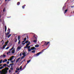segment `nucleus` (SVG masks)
Here are the masks:
<instances>
[{"label": "nucleus", "mask_w": 74, "mask_h": 74, "mask_svg": "<svg viewBox=\"0 0 74 74\" xmlns=\"http://www.w3.org/2000/svg\"><path fill=\"white\" fill-rule=\"evenodd\" d=\"M7 55H8V53H7Z\"/></svg>", "instance_id": "nucleus-60"}, {"label": "nucleus", "mask_w": 74, "mask_h": 74, "mask_svg": "<svg viewBox=\"0 0 74 74\" xmlns=\"http://www.w3.org/2000/svg\"><path fill=\"white\" fill-rule=\"evenodd\" d=\"M7 32H8L6 34V36H8V34H10V29L9 28H8Z\"/></svg>", "instance_id": "nucleus-1"}, {"label": "nucleus", "mask_w": 74, "mask_h": 74, "mask_svg": "<svg viewBox=\"0 0 74 74\" xmlns=\"http://www.w3.org/2000/svg\"><path fill=\"white\" fill-rule=\"evenodd\" d=\"M18 44H20L21 43V40H20V36H18Z\"/></svg>", "instance_id": "nucleus-4"}, {"label": "nucleus", "mask_w": 74, "mask_h": 74, "mask_svg": "<svg viewBox=\"0 0 74 74\" xmlns=\"http://www.w3.org/2000/svg\"><path fill=\"white\" fill-rule=\"evenodd\" d=\"M22 55L20 53V56H21Z\"/></svg>", "instance_id": "nucleus-59"}, {"label": "nucleus", "mask_w": 74, "mask_h": 74, "mask_svg": "<svg viewBox=\"0 0 74 74\" xmlns=\"http://www.w3.org/2000/svg\"><path fill=\"white\" fill-rule=\"evenodd\" d=\"M8 66V65L7 66L8 67V66Z\"/></svg>", "instance_id": "nucleus-63"}, {"label": "nucleus", "mask_w": 74, "mask_h": 74, "mask_svg": "<svg viewBox=\"0 0 74 74\" xmlns=\"http://www.w3.org/2000/svg\"><path fill=\"white\" fill-rule=\"evenodd\" d=\"M5 31L6 32V31H7V27H6V26H5Z\"/></svg>", "instance_id": "nucleus-22"}, {"label": "nucleus", "mask_w": 74, "mask_h": 74, "mask_svg": "<svg viewBox=\"0 0 74 74\" xmlns=\"http://www.w3.org/2000/svg\"><path fill=\"white\" fill-rule=\"evenodd\" d=\"M14 58V56H12L10 58V61L12 60V59H13V58Z\"/></svg>", "instance_id": "nucleus-9"}, {"label": "nucleus", "mask_w": 74, "mask_h": 74, "mask_svg": "<svg viewBox=\"0 0 74 74\" xmlns=\"http://www.w3.org/2000/svg\"><path fill=\"white\" fill-rule=\"evenodd\" d=\"M25 54H26V53H25V52L24 51L23 53V56H26Z\"/></svg>", "instance_id": "nucleus-11"}, {"label": "nucleus", "mask_w": 74, "mask_h": 74, "mask_svg": "<svg viewBox=\"0 0 74 74\" xmlns=\"http://www.w3.org/2000/svg\"><path fill=\"white\" fill-rule=\"evenodd\" d=\"M65 8V7H63V10H64Z\"/></svg>", "instance_id": "nucleus-39"}, {"label": "nucleus", "mask_w": 74, "mask_h": 74, "mask_svg": "<svg viewBox=\"0 0 74 74\" xmlns=\"http://www.w3.org/2000/svg\"><path fill=\"white\" fill-rule=\"evenodd\" d=\"M34 37L35 40L33 41V42H37V37H35V36L34 35Z\"/></svg>", "instance_id": "nucleus-7"}, {"label": "nucleus", "mask_w": 74, "mask_h": 74, "mask_svg": "<svg viewBox=\"0 0 74 74\" xmlns=\"http://www.w3.org/2000/svg\"><path fill=\"white\" fill-rule=\"evenodd\" d=\"M9 48V47H8L6 48V49H8Z\"/></svg>", "instance_id": "nucleus-38"}, {"label": "nucleus", "mask_w": 74, "mask_h": 74, "mask_svg": "<svg viewBox=\"0 0 74 74\" xmlns=\"http://www.w3.org/2000/svg\"><path fill=\"white\" fill-rule=\"evenodd\" d=\"M25 59H24V62H25Z\"/></svg>", "instance_id": "nucleus-64"}, {"label": "nucleus", "mask_w": 74, "mask_h": 74, "mask_svg": "<svg viewBox=\"0 0 74 74\" xmlns=\"http://www.w3.org/2000/svg\"><path fill=\"white\" fill-rule=\"evenodd\" d=\"M27 49L28 50V51H29V52L31 51V50H32V49H30V48L28 49Z\"/></svg>", "instance_id": "nucleus-20"}, {"label": "nucleus", "mask_w": 74, "mask_h": 74, "mask_svg": "<svg viewBox=\"0 0 74 74\" xmlns=\"http://www.w3.org/2000/svg\"><path fill=\"white\" fill-rule=\"evenodd\" d=\"M14 49V47H13L12 48H11V49H10V51H12V49Z\"/></svg>", "instance_id": "nucleus-33"}, {"label": "nucleus", "mask_w": 74, "mask_h": 74, "mask_svg": "<svg viewBox=\"0 0 74 74\" xmlns=\"http://www.w3.org/2000/svg\"><path fill=\"white\" fill-rule=\"evenodd\" d=\"M29 44L28 43L26 45V46L27 47H28V46H29Z\"/></svg>", "instance_id": "nucleus-32"}, {"label": "nucleus", "mask_w": 74, "mask_h": 74, "mask_svg": "<svg viewBox=\"0 0 74 74\" xmlns=\"http://www.w3.org/2000/svg\"><path fill=\"white\" fill-rule=\"evenodd\" d=\"M23 62H24V61H23H23H22L21 63H23Z\"/></svg>", "instance_id": "nucleus-58"}, {"label": "nucleus", "mask_w": 74, "mask_h": 74, "mask_svg": "<svg viewBox=\"0 0 74 74\" xmlns=\"http://www.w3.org/2000/svg\"><path fill=\"white\" fill-rule=\"evenodd\" d=\"M2 66V65H0V67H1V66Z\"/></svg>", "instance_id": "nucleus-62"}, {"label": "nucleus", "mask_w": 74, "mask_h": 74, "mask_svg": "<svg viewBox=\"0 0 74 74\" xmlns=\"http://www.w3.org/2000/svg\"><path fill=\"white\" fill-rule=\"evenodd\" d=\"M20 68H16V70H17L18 71H19V70H20V69H19Z\"/></svg>", "instance_id": "nucleus-18"}, {"label": "nucleus", "mask_w": 74, "mask_h": 74, "mask_svg": "<svg viewBox=\"0 0 74 74\" xmlns=\"http://www.w3.org/2000/svg\"><path fill=\"white\" fill-rule=\"evenodd\" d=\"M8 42H9V41H8V40H7V42H6L5 43V45H6V44H7H7H8Z\"/></svg>", "instance_id": "nucleus-19"}, {"label": "nucleus", "mask_w": 74, "mask_h": 74, "mask_svg": "<svg viewBox=\"0 0 74 74\" xmlns=\"http://www.w3.org/2000/svg\"><path fill=\"white\" fill-rule=\"evenodd\" d=\"M24 41H26V38H24Z\"/></svg>", "instance_id": "nucleus-31"}, {"label": "nucleus", "mask_w": 74, "mask_h": 74, "mask_svg": "<svg viewBox=\"0 0 74 74\" xmlns=\"http://www.w3.org/2000/svg\"><path fill=\"white\" fill-rule=\"evenodd\" d=\"M2 61H3V60H0V64H1L2 63Z\"/></svg>", "instance_id": "nucleus-28"}, {"label": "nucleus", "mask_w": 74, "mask_h": 74, "mask_svg": "<svg viewBox=\"0 0 74 74\" xmlns=\"http://www.w3.org/2000/svg\"><path fill=\"white\" fill-rule=\"evenodd\" d=\"M25 42V40H24L22 41V42Z\"/></svg>", "instance_id": "nucleus-52"}, {"label": "nucleus", "mask_w": 74, "mask_h": 74, "mask_svg": "<svg viewBox=\"0 0 74 74\" xmlns=\"http://www.w3.org/2000/svg\"><path fill=\"white\" fill-rule=\"evenodd\" d=\"M9 63H10V62L8 61V62H7V64H9Z\"/></svg>", "instance_id": "nucleus-41"}, {"label": "nucleus", "mask_w": 74, "mask_h": 74, "mask_svg": "<svg viewBox=\"0 0 74 74\" xmlns=\"http://www.w3.org/2000/svg\"><path fill=\"white\" fill-rule=\"evenodd\" d=\"M68 10V9H66V10H65L64 14H66V12H67V11Z\"/></svg>", "instance_id": "nucleus-16"}, {"label": "nucleus", "mask_w": 74, "mask_h": 74, "mask_svg": "<svg viewBox=\"0 0 74 74\" xmlns=\"http://www.w3.org/2000/svg\"><path fill=\"white\" fill-rule=\"evenodd\" d=\"M3 41V40H2L1 41V42H2Z\"/></svg>", "instance_id": "nucleus-56"}, {"label": "nucleus", "mask_w": 74, "mask_h": 74, "mask_svg": "<svg viewBox=\"0 0 74 74\" xmlns=\"http://www.w3.org/2000/svg\"><path fill=\"white\" fill-rule=\"evenodd\" d=\"M40 53H41V51H40L39 53H37V54H36L34 55V56L36 57V56H38Z\"/></svg>", "instance_id": "nucleus-2"}, {"label": "nucleus", "mask_w": 74, "mask_h": 74, "mask_svg": "<svg viewBox=\"0 0 74 74\" xmlns=\"http://www.w3.org/2000/svg\"><path fill=\"white\" fill-rule=\"evenodd\" d=\"M30 42H28V44H29V45H30Z\"/></svg>", "instance_id": "nucleus-45"}, {"label": "nucleus", "mask_w": 74, "mask_h": 74, "mask_svg": "<svg viewBox=\"0 0 74 74\" xmlns=\"http://www.w3.org/2000/svg\"><path fill=\"white\" fill-rule=\"evenodd\" d=\"M21 59V58H19L17 59V60H16V63H17V62H18L19 61V59Z\"/></svg>", "instance_id": "nucleus-10"}, {"label": "nucleus", "mask_w": 74, "mask_h": 74, "mask_svg": "<svg viewBox=\"0 0 74 74\" xmlns=\"http://www.w3.org/2000/svg\"><path fill=\"white\" fill-rule=\"evenodd\" d=\"M73 7H74V6H72L71 7V8H73Z\"/></svg>", "instance_id": "nucleus-54"}, {"label": "nucleus", "mask_w": 74, "mask_h": 74, "mask_svg": "<svg viewBox=\"0 0 74 74\" xmlns=\"http://www.w3.org/2000/svg\"><path fill=\"white\" fill-rule=\"evenodd\" d=\"M31 50H34L36 49V48H35L34 47H32L31 48Z\"/></svg>", "instance_id": "nucleus-8"}, {"label": "nucleus", "mask_w": 74, "mask_h": 74, "mask_svg": "<svg viewBox=\"0 0 74 74\" xmlns=\"http://www.w3.org/2000/svg\"><path fill=\"white\" fill-rule=\"evenodd\" d=\"M9 72H10V73H11V71L10 70H9Z\"/></svg>", "instance_id": "nucleus-49"}, {"label": "nucleus", "mask_w": 74, "mask_h": 74, "mask_svg": "<svg viewBox=\"0 0 74 74\" xmlns=\"http://www.w3.org/2000/svg\"><path fill=\"white\" fill-rule=\"evenodd\" d=\"M30 46H28V47H27V49H30Z\"/></svg>", "instance_id": "nucleus-34"}, {"label": "nucleus", "mask_w": 74, "mask_h": 74, "mask_svg": "<svg viewBox=\"0 0 74 74\" xmlns=\"http://www.w3.org/2000/svg\"><path fill=\"white\" fill-rule=\"evenodd\" d=\"M10 66H10V65H9V66H8V67H10Z\"/></svg>", "instance_id": "nucleus-57"}, {"label": "nucleus", "mask_w": 74, "mask_h": 74, "mask_svg": "<svg viewBox=\"0 0 74 74\" xmlns=\"http://www.w3.org/2000/svg\"><path fill=\"white\" fill-rule=\"evenodd\" d=\"M5 56H6V55H3V58H5Z\"/></svg>", "instance_id": "nucleus-25"}, {"label": "nucleus", "mask_w": 74, "mask_h": 74, "mask_svg": "<svg viewBox=\"0 0 74 74\" xmlns=\"http://www.w3.org/2000/svg\"><path fill=\"white\" fill-rule=\"evenodd\" d=\"M39 47V45H36L35 46V47H36V48H37L38 47Z\"/></svg>", "instance_id": "nucleus-13"}, {"label": "nucleus", "mask_w": 74, "mask_h": 74, "mask_svg": "<svg viewBox=\"0 0 74 74\" xmlns=\"http://www.w3.org/2000/svg\"><path fill=\"white\" fill-rule=\"evenodd\" d=\"M21 46H18L17 48L16 51H19V50H20L21 49Z\"/></svg>", "instance_id": "nucleus-6"}, {"label": "nucleus", "mask_w": 74, "mask_h": 74, "mask_svg": "<svg viewBox=\"0 0 74 74\" xmlns=\"http://www.w3.org/2000/svg\"><path fill=\"white\" fill-rule=\"evenodd\" d=\"M3 58V56L1 55V56H0V58Z\"/></svg>", "instance_id": "nucleus-43"}, {"label": "nucleus", "mask_w": 74, "mask_h": 74, "mask_svg": "<svg viewBox=\"0 0 74 74\" xmlns=\"http://www.w3.org/2000/svg\"><path fill=\"white\" fill-rule=\"evenodd\" d=\"M10 60L8 59V61H10Z\"/></svg>", "instance_id": "nucleus-61"}, {"label": "nucleus", "mask_w": 74, "mask_h": 74, "mask_svg": "<svg viewBox=\"0 0 74 74\" xmlns=\"http://www.w3.org/2000/svg\"><path fill=\"white\" fill-rule=\"evenodd\" d=\"M14 41L15 42H16V41H17V39H16V38H15V39H14Z\"/></svg>", "instance_id": "nucleus-17"}, {"label": "nucleus", "mask_w": 74, "mask_h": 74, "mask_svg": "<svg viewBox=\"0 0 74 74\" xmlns=\"http://www.w3.org/2000/svg\"><path fill=\"white\" fill-rule=\"evenodd\" d=\"M25 6H26V5H24L22 7V8L24 9V8H25Z\"/></svg>", "instance_id": "nucleus-15"}, {"label": "nucleus", "mask_w": 74, "mask_h": 74, "mask_svg": "<svg viewBox=\"0 0 74 74\" xmlns=\"http://www.w3.org/2000/svg\"><path fill=\"white\" fill-rule=\"evenodd\" d=\"M4 41H3V43H2V45H3V44H4Z\"/></svg>", "instance_id": "nucleus-50"}, {"label": "nucleus", "mask_w": 74, "mask_h": 74, "mask_svg": "<svg viewBox=\"0 0 74 74\" xmlns=\"http://www.w3.org/2000/svg\"><path fill=\"white\" fill-rule=\"evenodd\" d=\"M11 36V34H9L8 36V38H9L10 36Z\"/></svg>", "instance_id": "nucleus-24"}, {"label": "nucleus", "mask_w": 74, "mask_h": 74, "mask_svg": "<svg viewBox=\"0 0 74 74\" xmlns=\"http://www.w3.org/2000/svg\"><path fill=\"white\" fill-rule=\"evenodd\" d=\"M22 44H23V45H25V43L24 42V43H22Z\"/></svg>", "instance_id": "nucleus-44"}, {"label": "nucleus", "mask_w": 74, "mask_h": 74, "mask_svg": "<svg viewBox=\"0 0 74 74\" xmlns=\"http://www.w3.org/2000/svg\"><path fill=\"white\" fill-rule=\"evenodd\" d=\"M18 71H15V73H18Z\"/></svg>", "instance_id": "nucleus-42"}, {"label": "nucleus", "mask_w": 74, "mask_h": 74, "mask_svg": "<svg viewBox=\"0 0 74 74\" xmlns=\"http://www.w3.org/2000/svg\"><path fill=\"white\" fill-rule=\"evenodd\" d=\"M32 53H35V50H34L32 51Z\"/></svg>", "instance_id": "nucleus-27"}, {"label": "nucleus", "mask_w": 74, "mask_h": 74, "mask_svg": "<svg viewBox=\"0 0 74 74\" xmlns=\"http://www.w3.org/2000/svg\"><path fill=\"white\" fill-rule=\"evenodd\" d=\"M14 61H12L11 62V63H14Z\"/></svg>", "instance_id": "nucleus-46"}, {"label": "nucleus", "mask_w": 74, "mask_h": 74, "mask_svg": "<svg viewBox=\"0 0 74 74\" xmlns=\"http://www.w3.org/2000/svg\"><path fill=\"white\" fill-rule=\"evenodd\" d=\"M8 53H11V51H9L8 52Z\"/></svg>", "instance_id": "nucleus-51"}, {"label": "nucleus", "mask_w": 74, "mask_h": 74, "mask_svg": "<svg viewBox=\"0 0 74 74\" xmlns=\"http://www.w3.org/2000/svg\"><path fill=\"white\" fill-rule=\"evenodd\" d=\"M50 42H45V43L44 44V45H47L48 44H49Z\"/></svg>", "instance_id": "nucleus-5"}, {"label": "nucleus", "mask_w": 74, "mask_h": 74, "mask_svg": "<svg viewBox=\"0 0 74 74\" xmlns=\"http://www.w3.org/2000/svg\"><path fill=\"white\" fill-rule=\"evenodd\" d=\"M17 5H19L20 4V2H18L17 3Z\"/></svg>", "instance_id": "nucleus-21"}, {"label": "nucleus", "mask_w": 74, "mask_h": 74, "mask_svg": "<svg viewBox=\"0 0 74 74\" xmlns=\"http://www.w3.org/2000/svg\"><path fill=\"white\" fill-rule=\"evenodd\" d=\"M26 65H27V64H26L24 66V67L23 68V69H25V67H26Z\"/></svg>", "instance_id": "nucleus-35"}, {"label": "nucleus", "mask_w": 74, "mask_h": 74, "mask_svg": "<svg viewBox=\"0 0 74 74\" xmlns=\"http://www.w3.org/2000/svg\"><path fill=\"white\" fill-rule=\"evenodd\" d=\"M4 60H5V62H7V60L6 59H5Z\"/></svg>", "instance_id": "nucleus-37"}, {"label": "nucleus", "mask_w": 74, "mask_h": 74, "mask_svg": "<svg viewBox=\"0 0 74 74\" xmlns=\"http://www.w3.org/2000/svg\"><path fill=\"white\" fill-rule=\"evenodd\" d=\"M22 66H21L20 67V68H19V69L20 70H22Z\"/></svg>", "instance_id": "nucleus-29"}, {"label": "nucleus", "mask_w": 74, "mask_h": 74, "mask_svg": "<svg viewBox=\"0 0 74 74\" xmlns=\"http://www.w3.org/2000/svg\"><path fill=\"white\" fill-rule=\"evenodd\" d=\"M10 66H11V67H13V65H14V64L13 63L12 64H9Z\"/></svg>", "instance_id": "nucleus-14"}, {"label": "nucleus", "mask_w": 74, "mask_h": 74, "mask_svg": "<svg viewBox=\"0 0 74 74\" xmlns=\"http://www.w3.org/2000/svg\"><path fill=\"white\" fill-rule=\"evenodd\" d=\"M30 62V60H28V61H27V64L29 63Z\"/></svg>", "instance_id": "nucleus-26"}, {"label": "nucleus", "mask_w": 74, "mask_h": 74, "mask_svg": "<svg viewBox=\"0 0 74 74\" xmlns=\"http://www.w3.org/2000/svg\"><path fill=\"white\" fill-rule=\"evenodd\" d=\"M10 69L11 70H13V68H12V67H11L10 68Z\"/></svg>", "instance_id": "nucleus-40"}, {"label": "nucleus", "mask_w": 74, "mask_h": 74, "mask_svg": "<svg viewBox=\"0 0 74 74\" xmlns=\"http://www.w3.org/2000/svg\"><path fill=\"white\" fill-rule=\"evenodd\" d=\"M3 65V66H1L0 67V70L3 69V68H4V67H6V66H7V64H4Z\"/></svg>", "instance_id": "nucleus-3"}, {"label": "nucleus", "mask_w": 74, "mask_h": 74, "mask_svg": "<svg viewBox=\"0 0 74 74\" xmlns=\"http://www.w3.org/2000/svg\"><path fill=\"white\" fill-rule=\"evenodd\" d=\"M5 8H4L3 10V12H5Z\"/></svg>", "instance_id": "nucleus-36"}, {"label": "nucleus", "mask_w": 74, "mask_h": 74, "mask_svg": "<svg viewBox=\"0 0 74 74\" xmlns=\"http://www.w3.org/2000/svg\"><path fill=\"white\" fill-rule=\"evenodd\" d=\"M7 45V44L5 45H3V49H4V48H5V47H6V46Z\"/></svg>", "instance_id": "nucleus-12"}, {"label": "nucleus", "mask_w": 74, "mask_h": 74, "mask_svg": "<svg viewBox=\"0 0 74 74\" xmlns=\"http://www.w3.org/2000/svg\"><path fill=\"white\" fill-rule=\"evenodd\" d=\"M12 53H15V51L14 50H13L12 51Z\"/></svg>", "instance_id": "nucleus-23"}, {"label": "nucleus", "mask_w": 74, "mask_h": 74, "mask_svg": "<svg viewBox=\"0 0 74 74\" xmlns=\"http://www.w3.org/2000/svg\"><path fill=\"white\" fill-rule=\"evenodd\" d=\"M24 57H25V56H23V57H22V58H24Z\"/></svg>", "instance_id": "nucleus-55"}, {"label": "nucleus", "mask_w": 74, "mask_h": 74, "mask_svg": "<svg viewBox=\"0 0 74 74\" xmlns=\"http://www.w3.org/2000/svg\"><path fill=\"white\" fill-rule=\"evenodd\" d=\"M27 48V47L26 46V47H24V48L26 49V48Z\"/></svg>", "instance_id": "nucleus-47"}, {"label": "nucleus", "mask_w": 74, "mask_h": 74, "mask_svg": "<svg viewBox=\"0 0 74 74\" xmlns=\"http://www.w3.org/2000/svg\"><path fill=\"white\" fill-rule=\"evenodd\" d=\"M7 0H8V1H10V0H5V1H7Z\"/></svg>", "instance_id": "nucleus-53"}, {"label": "nucleus", "mask_w": 74, "mask_h": 74, "mask_svg": "<svg viewBox=\"0 0 74 74\" xmlns=\"http://www.w3.org/2000/svg\"><path fill=\"white\" fill-rule=\"evenodd\" d=\"M3 63H4V62H5V61L4 60H3L2 61Z\"/></svg>", "instance_id": "nucleus-48"}, {"label": "nucleus", "mask_w": 74, "mask_h": 74, "mask_svg": "<svg viewBox=\"0 0 74 74\" xmlns=\"http://www.w3.org/2000/svg\"><path fill=\"white\" fill-rule=\"evenodd\" d=\"M29 42V41L28 40H27L25 42V44H27V42Z\"/></svg>", "instance_id": "nucleus-30"}]
</instances>
